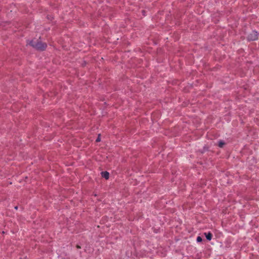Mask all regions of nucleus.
Segmentation results:
<instances>
[{
	"label": "nucleus",
	"mask_w": 259,
	"mask_h": 259,
	"mask_svg": "<svg viewBox=\"0 0 259 259\" xmlns=\"http://www.w3.org/2000/svg\"><path fill=\"white\" fill-rule=\"evenodd\" d=\"M29 45L39 51H44L47 47L46 43L42 42L39 40H32L30 42Z\"/></svg>",
	"instance_id": "nucleus-1"
},
{
	"label": "nucleus",
	"mask_w": 259,
	"mask_h": 259,
	"mask_svg": "<svg viewBox=\"0 0 259 259\" xmlns=\"http://www.w3.org/2000/svg\"><path fill=\"white\" fill-rule=\"evenodd\" d=\"M258 38V33L255 31H252L251 33H250L248 36L247 39L249 41H253L257 39Z\"/></svg>",
	"instance_id": "nucleus-2"
},
{
	"label": "nucleus",
	"mask_w": 259,
	"mask_h": 259,
	"mask_svg": "<svg viewBox=\"0 0 259 259\" xmlns=\"http://www.w3.org/2000/svg\"><path fill=\"white\" fill-rule=\"evenodd\" d=\"M102 176L107 180L109 179V174L107 171L102 172Z\"/></svg>",
	"instance_id": "nucleus-3"
},
{
	"label": "nucleus",
	"mask_w": 259,
	"mask_h": 259,
	"mask_svg": "<svg viewBox=\"0 0 259 259\" xmlns=\"http://www.w3.org/2000/svg\"><path fill=\"white\" fill-rule=\"evenodd\" d=\"M205 237L208 240H210L212 238V235L210 232L205 233Z\"/></svg>",
	"instance_id": "nucleus-4"
},
{
	"label": "nucleus",
	"mask_w": 259,
	"mask_h": 259,
	"mask_svg": "<svg viewBox=\"0 0 259 259\" xmlns=\"http://www.w3.org/2000/svg\"><path fill=\"white\" fill-rule=\"evenodd\" d=\"M224 145L225 143L224 142L220 141L218 145L220 148H222Z\"/></svg>",
	"instance_id": "nucleus-5"
},
{
	"label": "nucleus",
	"mask_w": 259,
	"mask_h": 259,
	"mask_svg": "<svg viewBox=\"0 0 259 259\" xmlns=\"http://www.w3.org/2000/svg\"><path fill=\"white\" fill-rule=\"evenodd\" d=\"M196 240H197V241L198 242H201V241H202V238H201V237H200V236H198V237H197Z\"/></svg>",
	"instance_id": "nucleus-6"
},
{
	"label": "nucleus",
	"mask_w": 259,
	"mask_h": 259,
	"mask_svg": "<svg viewBox=\"0 0 259 259\" xmlns=\"http://www.w3.org/2000/svg\"><path fill=\"white\" fill-rule=\"evenodd\" d=\"M99 141H100V138H99V137H98V138L97 139V140H96V142H99Z\"/></svg>",
	"instance_id": "nucleus-7"
},
{
	"label": "nucleus",
	"mask_w": 259,
	"mask_h": 259,
	"mask_svg": "<svg viewBox=\"0 0 259 259\" xmlns=\"http://www.w3.org/2000/svg\"><path fill=\"white\" fill-rule=\"evenodd\" d=\"M76 247H77V248H78V249H79V248H81V247H80L79 245H76Z\"/></svg>",
	"instance_id": "nucleus-8"
},
{
	"label": "nucleus",
	"mask_w": 259,
	"mask_h": 259,
	"mask_svg": "<svg viewBox=\"0 0 259 259\" xmlns=\"http://www.w3.org/2000/svg\"><path fill=\"white\" fill-rule=\"evenodd\" d=\"M15 208L17 209L18 208V207H17V206H16V207H15Z\"/></svg>",
	"instance_id": "nucleus-9"
}]
</instances>
